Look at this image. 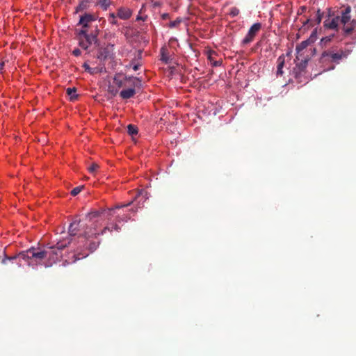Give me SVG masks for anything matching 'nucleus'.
<instances>
[{
  "label": "nucleus",
  "mask_w": 356,
  "mask_h": 356,
  "mask_svg": "<svg viewBox=\"0 0 356 356\" xmlns=\"http://www.w3.org/2000/svg\"><path fill=\"white\" fill-rule=\"evenodd\" d=\"M133 200L116 203L113 207L91 210L82 221L74 220L69 226V236L60 240L54 246L44 249L31 248L20 252L15 256L6 257L2 262L12 261L19 266L26 264L35 266H51L58 261L63 264L74 263L86 257L99 245L97 238L108 231L119 232L120 223L127 222L137 211L133 207L128 209Z\"/></svg>",
  "instance_id": "f257e3e1"
},
{
  "label": "nucleus",
  "mask_w": 356,
  "mask_h": 356,
  "mask_svg": "<svg viewBox=\"0 0 356 356\" xmlns=\"http://www.w3.org/2000/svg\"><path fill=\"white\" fill-rule=\"evenodd\" d=\"M350 7L347 6L341 13V17L335 15L332 8L327 9V13L323 21V29L338 32L339 22L343 24V31L345 36L350 35L356 26L354 19H350Z\"/></svg>",
  "instance_id": "f03ea898"
},
{
  "label": "nucleus",
  "mask_w": 356,
  "mask_h": 356,
  "mask_svg": "<svg viewBox=\"0 0 356 356\" xmlns=\"http://www.w3.org/2000/svg\"><path fill=\"white\" fill-rule=\"evenodd\" d=\"M97 16L90 13H85L80 17L78 25L81 27L75 31L76 39L79 45L83 49H87L97 40L98 30L96 26L94 30L91 29V24L95 22Z\"/></svg>",
  "instance_id": "7ed1b4c3"
},
{
  "label": "nucleus",
  "mask_w": 356,
  "mask_h": 356,
  "mask_svg": "<svg viewBox=\"0 0 356 356\" xmlns=\"http://www.w3.org/2000/svg\"><path fill=\"white\" fill-rule=\"evenodd\" d=\"M138 79L134 76H127L122 74H116L113 78V85L116 86V89L114 90L113 88H109L111 92L115 95L118 90L124 86H135L136 81Z\"/></svg>",
  "instance_id": "20e7f679"
},
{
  "label": "nucleus",
  "mask_w": 356,
  "mask_h": 356,
  "mask_svg": "<svg viewBox=\"0 0 356 356\" xmlns=\"http://www.w3.org/2000/svg\"><path fill=\"white\" fill-rule=\"evenodd\" d=\"M207 56L208 60L212 67L220 66L222 64V60L217 51L209 47H206L204 51Z\"/></svg>",
  "instance_id": "39448f33"
},
{
  "label": "nucleus",
  "mask_w": 356,
  "mask_h": 356,
  "mask_svg": "<svg viewBox=\"0 0 356 356\" xmlns=\"http://www.w3.org/2000/svg\"><path fill=\"white\" fill-rule=\"evenodd\" d=\"M261 29V23H254L249 29L248 33L244 37V38L242 40V44L243 45L250 44L252 42L255 36L257 35V33L259 32V31Z\"/></svg>",
  "instance_id": "423d86ee"
},
{
  "label": "nucleus",
  "mask_w": 356,
  "mask_h": 356,
  "mask_svg": "<svg viewBox=\"0 0 356 356\" xmlns=\"http://www.w3.org/2000/svg\"><path fill=\"white\" fill-rule=\"evenodd\" d=\"M323 16V13L321 12L320 9H318L315 18L314 19H307L306 21L303 22V26H307V28H310L314 26L315 24H320L322 21Z\"/></svg>",
  "instance_id": "0eeeda50"
},
{
  "label": "nucleus",
  "mask_w": 356,
  "mask_h": 356,
  "mask_svg": "<svg viewBox=\"0 0 356 356\" xmlns=\"http://www.w3.org/2000/svg\"><path fill=\"white\" fill-rule=\"evenodd\" d=\"M132 15V10L127 7H120L117 12V16L121 19H128Z\"/></svg>",
  "instance_id": "6e6552de"
},
{
  "label": "nucleus",
  "mask_w": 356,
  "mask_h": 356,
  "mask_svg": "<svg viewBox=\"0 0 356 356\" xmlns=\"http://www.w3.org/2000/svg\"><path fill=\"white\" fill-rule=\"evenodd\" d=\"M160 53L161 60L165 64L170 63L172 60V55L170 54L168 48L165 46L161 47Z\"/></svg>",
  "instance_id": "1a4fd4ad"
},
{
  "label": "nucleus",
  "mask_w": 356,
  "mask_h": 356,
  "mask_svg": "<svg viewBox=\"0 0 356 356\" xmlns=\"http://www.w3.org/2000/svg\"><path fill=\"white\" fill-rule=\"evenodd\" d=\"M129 88L122 90L120 95L122 99H127L134 96L136 94L135 86H129Z\"/></svg>",
  "instance_id": "9d476101"
},
{
  "label": "nucleus",
  "mask_w": 356,
  "mask_h": 356,
  "mask_svg": "<svg viewBox=\"0 0 356 356\" xmlns=\"http://www.w3.org/2000/svg\"><path fill=\"white\" fill-rule=\"evenodd\" d=\"M285 63V56L282 54L277 58V76H282L283 74V67Z\"/></svg>",
  "instance_id": "9b49d317"
},
{
  "label": "nucleus",
  "mask_w": 356,
  "mask_h": 356,
  "mask_svg": "<svg viewBox=\"0 0 356 356\" xmlns=\"http://www.w3.org/2000/svg\"><path fill=\"white\" fill-rule=\"evenodd\" d=\"M334 36L335 33H332L329 35L322 38L320 41V44L321 46H326L329 42H330L332 40Z\"/></svg>",
  "instance_id": "f8f14e48"
},
{
  "label": "nucleus",
  "mask_w": 356,
  "mask_h": 356,
  "mask_svg": "<svg viewBox=\"0 0 356 356\" xmlns=\"http://www.w3.org/2000/svg\"><path fill=\"white\" fill-rule=\"evenodd\" d=\"M318 28H316L313 30L309 38L307 39V40L309 41L310 44H312L316 41V40L318 39Z\"/></svg>",
  "instance_id": "ddd939ff"
},
{
  "label": "nucleus",
  "mask_w": 356,
  "mask_h": 356,
  "mask_svg": "<svg viewBox=\"0 0 356 356\" xmlns=\"http://www.w3.org/2000/svg\"><path fill=\"white\" fill-rule=\"evenodd\" d=\"M97 4L99 5L104 10H106L111 4V0H97Z\"/></svg>",
  "instance_id": "4468645a"
},
{
  "label": "nucleus",
  "mask_w": 356,
  "mask_h": 356,
  "mask_svg": "<svg viewBox=\"0 0 356 356\" xmlns=\"http://www.w3.org/2000/svg\"><path fill=\"white\" fill-rule=\"evenodd\" d=\"M311 44L309 43V41L307 40L302 41L301 43L298 44L296 46V51L298 53H300L301 51H302L304 49H305L308 45Z\"/></svg>",
  "instance_id": "2eb2a0df"
},
{
  "label": "nucleus",
  "mask_w": 356,
  "mask_h": 356,
  "mask_svg": "<svg viewBox=\"0 0 356 356\" xmlns=\"http://www.w3.org/2000/svg\"><path fill=\"white\" fill-rule=\"evenodd\" d=\"M76 88H67L66 90V92H67V94L70 96V99L71 100H74L76 99L77 97V95L75 94L76 93Z\"/></svg>",
  "instance_id": "dca6fc26"
},
{
  "label": "nucleus",
  "mask_w": 356,
  "mask_h": 356,
  "mask_svg": "<svg viewBox=\"0 0 356 356\" xmlns=\"http://www.w3.org/2000/svg\"><path fill=\"white\" fill-rule=\"evenodd\" d=\"M127 132L131 136L136 135L138 134V127L134 124H129L127 126Z\"/></svg>",
  "instance_id": "f3484780"
},
{
  "label": "nucleus",
  "mask_w": 356,
  "mask_h": 356,
  "mask_svg": "<svg viewBox=\"0 0 356 356\" xmlns=\"http://www.w3.org/2000/svg\"><path fill=\"white\" fill-rule=\"evenodd\" d=\"M83 67L84 68L85 71H86L90 74H94L97 72L96 69L90 67L87 63H84L83 64Z\"/></svg>",
  "instance_id": "a211bd4d"
},
{
  "label": "nucleus",
  "mask_w": 356,
  "mask_h": 356,
  "mask_svg": "<svg viewBox=\"0 0 356 356\" xmlns=\"http://www.w3.org/2000/svg\"><path fill=\"white\" fill-rule=\"evenodd\" d=\"M181 22V19L178 17L175 20L171 21L168 24V27L170 29L177 27L180 24Z\"/></svg>",
  "instance_id": "6ab92c4d"
},
{
  "label": "nucleus",
  "mask_w": 356,
  "mask_h": 356,
  "mask_svg": "<svg viewBox=\"0 0 356 356\" xmlns=\"http://www.w3.org/2000/svg\"><path fill=\"white\" fill-rule=\"evenodd\" d=\"M99 165L95 163H92L88 168V170L90 173L91 174H95L96 172V171L99 169Z\"/></svg>",
  "instance_id": "aec40b11"
},
{
  "label": "nucleus",
  "mask_w": 356,
  "mask_h": 356,
  "mask_svg": "<svg viewBox=\"0 0 356 356\" xmlns=\"http://www.w3.org/2000/svg\"><path fill=\"white\" fill-rule=\"evenodd\" d=\"M147 16L143 13V9L141 8L140 10L139 11L138 15H137L136 20L137 21L141 20V21L145 22L147 19Z\"/></svg>",
  "instance_id": "412c9836"
},
{
  "label": "nucleus",
  "mask_w": 356,
  "mask_h": 356,
  "mask_svg": "<svg viewBox=\"0 0 356 356\" xmlns=\"http://www.w3.org/2000/svg\"><path fill=\"white\" fill-rule=\"evenodd\" d=\"M83 188V186H77V187H75L74 188H73L71 191V195L72 196H76L81 191L82 189Z\"/></svg>",
  "instance_id": "4be33fe9"
},
{
  "label": "nucleus",
  "mask_w": 356,
  "mask_h": 356,
  "mask_svg": "<svg viewBox=\"0 0 356 356\" xmlns=\"http://www.w3.org/2000/svg\"><path fill=\"white\" fill-rule=\"evenodd\" d=\"M239 14V10L236 7H232L229 10V15L232 17H236Z\"/></svg>",
  "instance_id": "5701e85b"
},
{
  "label": "nucleus",
  "mask_w": 356,
  "mask_h": 356,
  "mask_svg": "<svg viewBox=\"0 0 356 356\" xmlns=\"http://www.w3.org/2000/svg\"><path fill=\"white\" fill-rule=\"evenodd\" d=\"M115 15L114 13H111L109 15V18H108V20L110 21L111 23L112 24H115Z\"/></svg>",
  "instance_id": "b1692460"
},
{
  "label": "nucleus",
  "mask_w": 356,
  "mask_h": 356,
  "mask_svg": "<svg viewBox=\"0 0 356 356\" xmlns=\"http://www.w3.org/2000/svg\"><path fill=\"white\" fill-rule=\"evenodd\" d=\"M81 54V50L79 49H75L72 51V54L75 56H79Z\"/></svg>",
  "instance_id": "393cba45"
},
{
  "label": "nucleus",
  "mask_w": 356,
  "mask_h": 356,
  "mask_svg": "<svg viewBox=\"0 0 356 356\" xmlns=\"http://www.w3.org/2000/svg\"><path fill=\"white\" fill-rule=\"evenodd\" d=\"M177 40L176 38H171L169 40V44H177Z\"/></svg>",
  "instance_id": "a878e982"
},
{
  "label": "nucleus",
  "mask_w": 356,
  "mask_h": 356,
  "mask_svg": "<svg viewBox=\"0 0 356 356\" xmlns=\"http://www.w3.org/2000/svg\"><path fill=\"white\" fill-rule=\"evenodd\" d=\"M169 17H170V15L168 13H163L161 15V18L164 20L168 19Z\"/></svg>",
  "instance_id": "bb28decb"
},
{
  "label": "nucleus",
  "mask_w": 356,
  "mask_h": 356,
  "mask_svg": "<svg viewBox=\"0 0 356 356\" xmlns=\"http://www.w3.org/2000/svg\"><path fill=\"white\" fill-rule=\"evenodd\" d=\"M331 57H332V58L335 59V58H341V56H340V55H339L338 54H332Z\"/></svg>",
  "instance_id": "cd10ccee"
},
{
  "label": "nucleus",
  "mask_w": 356,
  "mask_h": 356,
  "mask_svg": "<svg viewBox=\"0 0 356 356\" xmlns=\"http://www.w3.org/2000/svg\"><path fill=\"white\" fill-rule=\"evenodd\" d=\"M3 66H4L3 62H0V72H2V70L3 69Z\"/></svg>",
  "instance_id": "c85d7f7f"
},
{
  "label": "nucleus",
  "mask_w": 356,
  "mask_h": 356,
  "mask_svg": "<svg viewBox=\"0 0 356 356\" xmlns=\"http://www.w3.org/2000/svg\"><path fill=\"white\" fill-rule=\"evenodd\" d=\"M133 69L134 70L136 71L138 70V65H134Z\"/></svg>",
  "instance_id": "c756f323"
}]
</instances>
